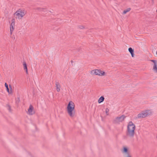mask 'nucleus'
I'll use <instances>...</instances> for the list:
<instances>
[{
	"label": "nucleus",
	"mask_w": 157,
	"mask_h": 157,
	"mask_svg": "<svg viewBox=\"0 0 157 157\" xmlns=\"http://www.w3.org/2000/svg\"><path fill=\"white\" fill-rule=\"evenodd\" d=\"M66 111L67 114L71 118H73L76 116L75 105L72 101H69L66 107Z\"/></svg>",
	"instance_id": "1"
},
{
	"label": "nucleus",
	"mask_w": 157,
	"mask_h": 157,
	"mask_svg": "<svg viewBox=\"0 0 157 157\" xmlns=\"http://www.w3.org/2000/svg\"><path fill=\"white\" fill-rule=\"evenodd\" d=\"M5 86L6 88V90L7 91L8 93L9 94H11V91H9V89L8 87V85L6 83H5Z\"/></svg>",
	"instance_id": "15"
},
{
	"label": "nucleus",
	"mask_w": 157,
	"mask_h": 157,
	"mask_svg": "<svg viewBox=\"0 0 157 157\" xmlns=\"http://www.w3.org/2000/svg\"><path fill=\"white\" fill-rule=\"evenodd\" d=\"M9 88H10L9 91H11V94H12L13 92H12V86L11 85H9Z\"/></svg>",
	"instance_id": "18"
},
{
	"label": "nucleus",
	"mask_w": 157,
	"mask_h": 157,
	"mask_svg": "<svg viewBox=\"0 0 157 157\" xmlns=\"http://www.w3.org/2000/svg\"><path fill=\"white\" fill-rule=\"evenodd\" d=\"M129 52L131 53L132 56L133 57L134 56V51L133 49L131 48H129L128 49Z\"/></svg>",
	"instance_id": "13"
},
{
	"label": "nucleus",
	"mask_w": 157,
	"mask_h": 157,
	"mask_svg": "<svg viewBox=\"0 0 157 157\" xmlns=\"http://www.w3.org/2000/svg\"><path fill=\"white\" fill-rule=\"evenodd\" d=\"M124 157H132L129 154H127L124 155Z\"/></svg>",
	"instance_id": "19"
},
{
	"label": "nucleus",
	"mask_w": 157,
	"mask_h": 157,
	"mask_svg": "<svg viewBox=\"0 0 157 157\" xmlns=\"http://www.w3.org/2000/svg\"><path fill=\"white\" fill-rule=\"evenodd\" d=\"M105 98L103 96L101 97L98 100V102L100 104L103 102Z\"/></svg>",
	"instance_id": "14"
},
{
	"label": "nucleus",
	"mask_w": 157,
	"mask_h": 157,
	"mask_svg": "<svg viewBox=\"0 0 157 157\" xmlns=\"http://www.w3.org/2000/svg\"><path fill=\"white\" fill-rule=\"evenodd\" d=\"M152 1H153L154 0H151Z\"/></svg>",
	"instance_id": "20"
},
{
	"label": "nucleus",
	"mask_w": 157,
	"mask_h": 157,
	"mask_svg": "<svg viewBox=\"0 0 157 157\" xmlns=\"http://www.w3.org/2000/svg\"><path fill=\"white\" fill-rule=\"evenodd\" d=\"M90 73L93 75H98L99 76H106L107 73L105 71L100 69H96L90 71Z\"/></svg>",
	"instance_id": "4"
},
{
	"label": "nucleus",
	"mask_w": 157,
	"mask_h": 157,
	"mask_svg": "<svg viewBox=\"0 0 157 157\" xmlns=\"http://www.w3.org/2000/svg\"><path fill=\"white\" fill-rule=\"evenodd\" d=\"M24 69L25 71L27 74H28V69L26 63L25 62H23V63Z\"/></svg>",
	"instance_id": "12"
},
{
	"label": "nucleus",
	"mask_w": 157,
	"mask_h": 157,
	"mask_svg": "<svg viewBox=\"0 0 157 157\" xmlns=\"http://www.w3.org/2000/svg\"><path fill=\"white\" fill-rule=\"evenodd\" d=\"M129 148L126 146H124L121 150V152L125 155L129 154Z\"/></svg>",
	"instance_id": "9"
},
{
	"label": "nucleus",
	"mask_w": 157,
	"mask_h": 157,
	"mask_svg": "<svg viewBox=\"0 0 157 157\" xmlns=\"http://www.w3.org/2000/svg\"><path fill=\"white\" fill-rule=\"evenodd\" d=\"M27 113L30 115H33L34 114L35 112L34 110V108L33 107L30 105L28 109Z\"/></svg>",
	"instance_id": "10"
},
{
	"label": "nucleus",
	"mask_w": 157,
	"mask_h": 157,
	"mask_svg": "<svg viewBox=\"0 0 157 157\" xmlns=\"http://www.w3.org/2000/svg\"><path fill=\"white\" fill-rule=\"evenodd\" d=\"M15 20L14 19H13L11 20V23L10 25V33L11 34H12L13 32V31L15 27Z\"/></svg>",
	"instance_id": "8"
},
{
	"label": "nucleus",
	"mask_w": 157,
	"mask_h": 157,
	"mask_svg": "<svg viewBox=\"0 0 157 157\" xmlns=\"http://www.w3.org/2000/svg\"><path fill=\"white\" fill-rule=\"evenodd\" d=\"M56 90L57 92H59L60 90L61 86L60 84L58 82L56 84Z\"/></svg>",
	"instance_id": "11"
},
{
	"label": "nucleus",
	"mask_w": 157,
	"mask_h": 157,
	"mask_svg": "<svg viewBox=\"0 0 157 157\" xmlns=\"http://www.w3.org/2000/svg\"><path fill=\"white\" fill-rule=\"evenodd\" d=\"M125 118V117L124 115L117 117L115 119L114 122L116 123H120L123 121Z\"/></svg>",
	"instance_id": "7"
},
{
	"label": "nucleus",
	"mask_w": 157,
	"mask_h": 157,
	"mask_svg": "<svg viewBox=\"0 0 157 157\" xmlns=\"http://www.w3.org/2000/svg\"><path fill=\"white\" fill-rule=\"evenodd\" d=\"M153 113L152 110L147 109L142 111L137 115L138 118H141L146 117L148 116L151 115Z\"/></svg>",
	"instance_id": "5"
},
{
	"label": "nucleus",
	"mask_w": 157,
	"mask_h": 157,
	"mask_svg": "<svg viewBox=\"0 0 157 157\" xmlns=\"http://www.w3.org/2000/svg\"><path fill=\"white\" fill-rule=\"evenodd\" d=\"M109 109L108 108H106L105 110V112L107 115H108L109 114Z\"/></svg>",
	"instance_id": "17"
},
{
	"label": "nucleus",
	"mask_w": 157,
	"mask_h": 157,
	"mask_svg": "<svg viewBox=\"0 0 157 157\" xmlns=\"http://www.w3.org/2000/svg\"><path fill=\"white\" fill-rule=\"evenodd\" d=\"M131 10V9L130 8H128L125 10H124L122 13V14H126L127 13L130 11Z\"/></svg>",
	"instance_id": "16"
},
{
	"label": "nucleus",
	"mask_w": 157,
	"mask_h": 157,
	"mask_svg": "<svg viewBox=\"0 0 157 157\" xmlns=\"http://www.w3.org/2000/svg\"><path fill=\"white\" fill-rule=\"evenodd\" d=\"M127 135L129 137H133L135 133L136 127L132 121L129 122L127 125Z\"/></svg>",
	"instance_id": "2"
},
{
	"label": "nucleus",
	"mask_w": 157,
	"mask_h": 157,
	"mask_svg": "<svg viewBox=\"0 0 157 157\" xmlns=\"http://www.w3.org/2000/svg\"><path fill=\"white\" fill-rule=\"evenodd\" d=\"M150 61L153 63L152 67L153 71L154 72L157 73V60L152 59Z\"/></svg>",
	"instance_id": "6"
},
{
	"label": "nucleus",
	"mask_w": 157,
	"mask_h": 157,
	"mask_svg": "<svg viewBox=\"0 0 157 157\" xmlns=\"http://www.w3.org/2000/svg\"><path fill=\"white\" fill-rule=\"evenodd\" d=\"M27 12L23 8H20L17 10L13 14L15 18L18 20H21L26 15Z\"/></svg>",
	"instance_id": "3"
}]
</instances>
